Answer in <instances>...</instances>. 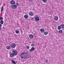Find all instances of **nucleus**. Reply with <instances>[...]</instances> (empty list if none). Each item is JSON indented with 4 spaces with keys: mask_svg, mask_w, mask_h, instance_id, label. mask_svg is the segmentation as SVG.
<instances>
[{
    "mask_svg": "<svg viewBox=\"0 0 64 64\" xmlns=\"http://www.w3.org/2000/svg\"><path fill=\"white\" fill-rule=\"evenodd\" d=\"M54 19L55 21H56V20H58V16H55L54 17Z\"/></svg>",
    "mask_w": 64,
    "mask_h": 64,
    "instance_id": "9b49d317",
    "label": "nucleus"
},
{
    "mask_svg": "<svg viewBox=\"0 0 64 64\" xmlns=\"http://www.w3.org/2000/svg\"><path fill=\"white\" fill-rule=\"evenodd\" d=\"M12 63H13V64H16V62L14 60L12 61Z\"/></svg>",
    "mask_w": 64,
    "mask_h": 64,
    "instance_id": "aec40b11",
    "label": "nucleus"
},
{
    "mask_svg": "<svg viewBox=\"0 0 64 64\" xmlns=\"http://www.w3.org/2000/svg\"><path fill=\"white\" fill-rule=\"evenodd\" d=\"M11 7L12 8V9H15L17 7V6H16L15 4H14L12 5V6H11Z\"/></svg>",
    "mask_w": 64,
    "mask_h": 64,
    "instance_id": "20e7f679",
    "label": "nucleus"
},
{
    "mask_svg": "<svg viewBox=\"0 0 64 64\" xmlns=\"http://www.w3.org/2000/svg\"><path fill=\"white\" fill-rule=\"evenodd\" d=\"M31 46H32V47H34V44H31Z\"/></svg>",
    "mask_w": 64,
    "mask_h": 64,
    "instance_id": "b1692460",
    "label": "nucleus"
},
{
    "mask_svg": "<svg viewBox=\"0 0 64 64\" xmlns=\"http://www.w3.org/2000/svg\"><path fill=\"white\" fill-rule=\"evenodd\" d=\"M29 43H31L32 42H29Z\"/></svg>",
    "mask_w": 64,
    "mask_h": 64,
    "instance_id": "473e14b6",
    "label": "nucleus"
},
{
    "mask_svg": "<svg viewBox=\"0 0 64 64\" xmlns=\"http://www.w3.org/2000/svg\"><path fill=\"white\" fill-rule=\"evenodd\" d=\"M10 3L12 5H13L15 3V2L14 0H12L10 2Z\"/></svg>",
    "mask_w": 64,
    "mask_h": 64,
    "instance_id": "9d476101",
    "label": "nucleus"
},
{
    "mask_svg": "<svg viewBox=\"0 0 64 64\" xmlns=\"http://www.w3.org/2000/svg\"><path fill=\"white\" fill-rule=\"evenodd\" d=\"M32 50H34L35 49V48L32 47Z\"/></svg>",
    "mask_w": 64,
    "mask_h": 64,
    "instance_id": "393cba45",
    "label": "nucleus"
},
{
    "mask_svg": "<svg viewBox=\"0 0 64 64\" xmlns=\"http://www.w3.org/2000/svg\"><path fill=\"white\" fill-rule=\"evenodd\" d=\"M58 32L60 33V34H62V33H63V32H62V30H59Z\"/></svg>",
    "mask_w": 64,
    "mask_h": 64,
    "instance_id": "4468645a",
    "label": "nucleus"
},
{
    "mask_svg": "<svg viewBox=\"0 0 64 64\" xmlns=\"http://www.w3.org/2000/svg\"><path fill=\"white\" fill-rule=\"evenodd\" d=\"M29 1L30 2H32V1H33V0H29Z\"/></svg>",
    "mask_w": 64,
    "mask_h": 64,
    "instance_id": "7c9ffc66",
    "label": "nucleus"
},
{
    "mask_svg": "<svg viewBox=\"0 0 64 64\" xmlns=\"http://www.w3.org/2000/svg\"><path fill=\"white\" fill-rule=\"evenodd\" d=\"M2 27V24H0V30L2 29V28H1Z\"/></svg>",
    "mask_w": 64,
    "mask_h": 64,
    "instance_id": "4be33fe9",
    "label": "nucleus"
},
{
    "mask_svg": "<svg viewBox=\"0 0 64 64\" xmlns=\"http://www.w3.org/2000/svg\"><path fill=\"white\" fill-rule=\"evenodd\" d=\"M40 31L41 33H44L45 32V30H44V29L43 28H41L40 29Z\"/></svg>",
    "mask_w": 64,
    "mask_h": 64,
    "instance_id": "1a4fd4ad",
    "label": "nucleus"
},
{
    "mask_svg": "<svg viewBox=\"0 0 64 64\" xmlns=\"http://www.w3.org/2000/svg\"><path fill=\"white\" fill-rule=\"evenodd\" d=\"M6 48L7 49H10L11 48V46H6Z\"/></svg>",
    "mask_w": 64,
    "mask_h": 64,
    "instance_id": "f8f14e48",
    "label": "nucleus"
},
{
    "mask_svg": "<svg viewBox=\"0 0 64 64\" xmlns=\"http://www.w3.org/2000/svg\"><path fill=\"white\" fill-rule=\"evenodd\" d=\"M12 53L14 56L17 55V52L16 50H13L12 51Z\"/></svg>",
    "mask_w": 64,
    "mask_h": 64,
    "instance_id": "f03ea898",
    "label": "nucleus"
},
{
    "mask_svg": "<svg viewBox=\"0 0 64 64\" xmlns=\"http://www.w3.org/2000/svg\"><path fill=\"white\" fill-rule=\"evenodd\" d=\"M10 46L12 48H15L16 47V44L14 43H12L10 45Z\"/></svg>",
    "mask_w": 64,
    "mask_h": 64,
    "instance_id": "7ed1b4c3",
    "label": "nucleus"
},
{
    "mask_svg": "<svg viewBox=\"0 0 64 64\" xmlns=\"http://www.w3.org/2000/svg\"><path fill=\"white\" fill-rule=\"evenodd\" d=\"M0 5H1V2H0Z\"/></svg>",
    "mask_w": 64,
    "mask_h": 64,
    "instance_id": "72a5a7b5",
    "label": "nucleus"
},
{
    "mask_svg": "<svg viewBox=\"0 0 64 64\" xmlns=\"http://www.w3.org/2000/svg\"><path fill=\"white\" fill-rule=\"evenodd\" d=\"M61 27L62 29H64V24H62L61 25Z\"/></svg>",
    "mask_w": 64,
    "mask_h": 64,
    "instance_id": "ddd939ff",
    "label": "nucleus"
},
{
    "mask_svg": "<svg viewBox=\"0 0 64 64\" xmlns=\"http://www.w3.org/2000/svg\"><path fill=\"white\" fill-rule=\"evenodd\" d=\"M3 23H4V22L3 20H1L0 21V23L1 24H3Z\"/></svg>",
    "mask_w": 64,
    "mask_h": 64,
    "instance_id": "2eb2a0df",
    "label": "nucleus"
},
{
    "mask_svg": "<svg viewBox=\"0 0 64 64\" xmlns=\"http://www.w3.org/2000/svg\"><path fill=\"white\" fill-rule=\"evenodd\" d=\"M16 33H17V34H18L19 33V31L18 30H16Z\"/></svg>",
    "mask_w": 64,
    "mask_h": 64,
    "instance_id": "5701e85b",
    "label": "nucleus"
},
{
    "mask_svg": "<svg viewBox=\"0 0 64 64\" xmlns=\"http://www.w3.org/2000/svg\"><path fill=\"white\" fill-rule=\"evenodd\" d=\"M30 52H32V49H30Z\"/></svg>",
    "mask_w": 64,
    "mask_h": 64,
    "instance_id": "c756f323",
    "label": "nucleus"
},
{
    "mask_svg": "<svg viewBox=\"0 0 64 64\" xmlns=\"http://www.w3.org/2000/svg\"><path fill=\"white\" fill-rule=\"evenodd\" d=\"M16 6H18V5H19V4H18V3H16Z\"/></svg>",
    "mask_w": 64,
    "mask_h": 64,
    "instance_id": "c85d7f7f",
    "label": "nucleus"
},
{
    "mask_svg": "<svg viewBox=\"0 0 64 64\" xmlns=\"http://www.w3.org/2000/svg\"><path fill=\"white\" fill-rule=\"evenodd\" d=\"M31 20H33V18H31Z\"/></svg>",
    "mask_w": 64,
    "mask_h": 64,
    "instance_id": "2f4dec72",
    "label": "nucleus"
},
{
    "mask_svg": "<svg viewBox=\"0 0 64 64\" xmlns=\"http://www.w3.org/2000/svg\"><path fill=\"white\" fill-rule=\"evenodd\" d=\"M58 30H60L61 29V26H58Z\"/></svg>",
    "mask_w": 64,
    "mask_h": 64,
    "instance_id": "f3484780",
    "label": "nucleus"
},
{
    "mask_svg": "<svg viewBox=\"0 0 64 64\" xmlns=\"http://www.w3.org/2000/svg\"><path fill=\"white\" fill-rule=\"evenodd\" d=\"M35 20L36 21H39L40 20V18L36 16L35 18Z\"/></svg>",
    "mask_w": 64,
    "mask_h": 64,
    "instance_id": "423d86ee",
    "label": "nucleus"
},
{
    "mask_svg": "<svg viewBox=\"0 0 64 64\" xmlns=\"http://www.w3.org/2000/svg\"><path fill=\"white\" fill-rule=\"evenodd\" d=\"M45 62L46 63H47V62H48V60H45Z\"/></svg>",
    "mask_w": 64,
    "mask_h": 64,
    "instance_id": "bb28decb",
    "label": "nucleus"
},
{
    "mask_svg": "<svg viewBox=\"0 0 64 64\" xmlns=\"http://www.w3.org/2000/svg\"><path fill=\"white\" fill-rule=\"evenodd\" d=\"M28 53H29L27 52H24L21 53V54H20V56L22 58H24V57H25L26 56H27L28 57H29V55H27V54H28Z\"/></svg>",
    "mask_w": 64,
    "mask_h": 64,
    "instance_id": "f257e3e1",
    "label": "nucleus"
},
{
    "mask_svg": "<svg viewBox=\"0 0 64 64\" xmlns=\"http://www.w3.org/2000/svg\"><path fill=\"white\" fill-rule=\"evenodd\" d=\"M10 56L11 58H13L14 57L15 55L14 54L12 53L10 54Z\"/></svg>",
    "mask_w": 64,
    "mask_h": 64,
    "instance_id": "0eeeda50",
    "label": "nucleus"
},
{
    "mask_svg": "<svg viewBox=\"0 0 64 64\" xmlns=\"http://www.w3.org/2000/svg\"><path fill=\"white\" fill-rule=\"evenodd\" d=\"M24 17L25 18H27L28 17V15H25L24 16Z\"/></svg>",
    "mask_w": 64,
    "mask_h": 64,
    "instance_id": "a211bd4d",
    "label": "nucleus"
},
{
    "mask_svg": "<svg viewBox=\"0 0 64 64\" xmlns=\"http://www.w3.org/2000/svg\"><path fill=\"white\" fill-rule=\"evenodd\" d=\"M26 47L27 49H29V46H26Z\"/></svg>",
    "mask_w": 64,
    "mask_h": 64,
    "instance_id": "a878e982",
    "label": "nucleus"
},
{
    "mask_svg": "<svg viewBox=\"0 0 64 64\" xmlns=\"http://www.w3.org/2000/svg\"><path fill=\"white\" fill-rule=\"evenodd\" d=\"M29 14L30 16H34V14H33V12H30L29 13Z\"/></svg>",
    "mask_w": 64,
    "mask_h": 64,
    "instance_id": "39448f33",
    "label": "nucleus"
},
{
    "mask_svg": "<svg viewBox=\"0 0 64 64\" xmlns=\"http://www.w3.org/2000/svg\"><path fill=\"white\" fill-rule=\"evenodd\" d=\"M0 20H3V18L2 17H1L0 18Z\"/></svg>",
    "mask_w": 64,
    "mask_h": 64,
    "instance_id": "cd10ccee",
    "label": "nucleus"
},
{
    "mask_svg": "<svg viewBox=\"0 0 64 64\" xmlns=\"http://www.w3.org/2000/svg\"><path fill=\"white\" fill-rule=\"evenodd\" d=\"M4 8L2 6L1 9V12H2L3 11Z\"/></svg>",
    "mask_w": 64,
    "mask_h": 64,
    "instance_id": "6ab92c4d",
    "label": "nucleus"
},
{
    "mask_svg": "<svg viewBox=\"0 0 64 64\" xmlns=\"http://www.w3.org/2000/svg\"><path fill=\"white\" fill-rule=\"evenodd\" d=\"M48 32H46L44 33V34L45 35H47L48 34Z\"/></svg>",
    "mask_w": 64,
    "mask_h": 64,
    "instance_id": "412c9836",
    "label": "nucleus"
},
{
    "mask_svg": "<svg viewBox=\"0 0 64 64\" xmlns=\"http://www.w3.org/2000/svg\"><path fill=\"white\" fill-rule=\"evenodd\" d=\"M29 37L30 39H33V35L32 34H30L29 35Z\"/></svg>",
    "mask_w": 64,
    "mask_h": 64,
    "instance_id": "6e6552de",
    "label": "nucleus"
},
{
    "mask_svg": "<svg viewBox=\"0 0 64 64\" xmlns=\"http://www.w3.org/2000/svg\"><path fill=\"white\" fill-rule=\"evenodd\" d=\"M42 1L43 3H46V2H47V0H42Z\"/></svg>",
    "mask_w": 64,
    "mask_h": 64,
    "instance_id": "dca6fc26",
    "label": "nucleus"
}]
</instances>
